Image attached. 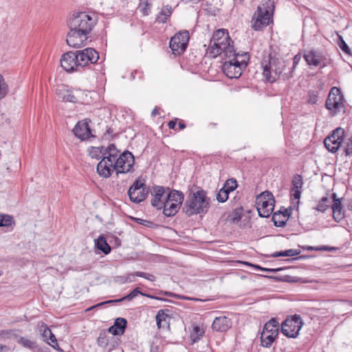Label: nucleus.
Segmentation results:
<instances>
[{
  "label": "nucleus",
  "instance_id": "nucleus-49",
  "mask_svg": "<svg viewBox=\"0 0 352 352\" xmlns=\"http://www.w3.org/2000/svg\"><path fill=\"white\" fill-rule=\"evenodd\" d=\"M299 60H300V58L298 57V56H295L294 57L293 66L288 73H285L283 74V79H289V78H291L292 76V71L295 68L296 65L298 64Z\"/></svg>",
  "mask_w": 352,
  "mask_h": 352
},
{
  "label": "nucleus",
  "instance_id": "nucleus-27",
  "mask_svg": "<svg viewBox=\"0 0 352 352\" xmlns=\"http://www.w3.org/2000/svg\"><path fill=\"white\" fill-rule=\"evenodd\" d=\"M167 311L160 309L156 315V322L159 329L164 328L169 324V316Z\"/></svg>",
  "mask_w": 352,
  "mask_h": 352
},
{
  "label": "nucleus",
  "instance_id": "nucleus-24",
  "mask_svg": "<svg viewBox=\"0 0 352 352\" xmlns=\"http://www.w3.org/2000/svg\"><path fill=\"white\" fill-rule=\"evenodd\" d=\"M127 324V321L125 318H118L113 325L111 326L107 332L113 336H122L124 334Z\"/></svg>",
  "mask_w": 352,
  "mask_h": 352
},
{
  "label": "nucleus",
  "instance_id": "nucleus-38",
  "mask_svg": "<svg viewBox=\"0 0 352 352\" xmlns=\"http://www.w3.org/2000/svg\"><path fill=\"white\" fill-rule=\"evenodd\" d=\"M109 338L108 336V332L102 331L99 334V337L98 338V344L99 346L102 347H106L109 344Z\"/></svg>",
  "mask_w": 352,
  "mask_h": 352
},
{
  "label": "nucleus",
  "instance_id": "nucleus-31",
  "mask_svg": "<svg viewBox=\"0 0 352 352\" xmlns=\"http://www.w3.org/2000/svg\"><path fill=\"white\" fill-rule=\"evenodd\" d=\"M135 280L133 272L127 273L126 275L117 276L113 278L115 283L122 285L125 283H130Z\"/></svg>",
  "mask_w": 352,
  "mask_h": 352
},
{
  "label": "nucleus",
  "instance_id": "nucleus-52",
  "mask_svg": "<svg viewBox=\"0 0 352 352\" xmlns=\"http://www.w3.org/2000/svg\"><path fill=\"white\" fill-rule=\"evenodd\" d=\"M233 215L234 216L232 218L233 222H237L240 220L241 216H240V214L237 211H234Z\"/></svg>",
  "mask_w": 352,
  "mask_h": 352
},
{
  "label": "nucleus",
  "instance_id": "nucleus-6",
  "mask_svg": "<svg viewBox=\"0 0 352 352\" xmlns=\"http://www.w3.org/2000/svg\"><path fill=\"white\" fill-rule=\"evenodd\" d=\"M228 60H226L222 66L224 74L230 78H239L243 70L247 67L249 60L248 53L239 54L234 52V54Z\"/></svg>",
  "mask_w": 352,
  "mask_h": 352
},
{
  "label": "nucleus",
  "instance_id": "nucleus-17",
  "mask_svg": "<svg viewBox=\"0 0 352 352\" xmlns=\"http://www.w3.org/2000/svg\"><path fill=\"white\" fill-rule=\"evenodd\" d=\"M76 53L80 67H83L89 64H94L96 63L99 58L98 52L91 47L78 50Z\"/></svg>",
  "mask_w": 352,
  "mask_h": 352
},
{
  "label": "nucleus",
  "instance_id": "nucleus-55",
  "mask_svg": "<svg viewBox=\"0 0 352 352\" xmlns=\"http://www.w3.org/2000/svg\"><path fill=\"white\" fill-rule=\"evenodd\" d=\"M280 212H281V214H283V215L285 216V218L287 219V221L289 219V217L290 215L289 212L287 210L284 209L283 211L280 210Z\"/></svg>",
  "mask_w": 352,
  "mask_h": 352
},
{
  "label": "nucleus",
  "instance_id": "nucleus-28",
  "mask_svg": "<svg viewBox=\"0 0 352 352\" xmlns=\"http://www.w3.org/2000/svg\"><path fill=\"white\" fill-rule=\"evenodd\" d=\"M205 331L204 328L197 324H193L192 329L190 331V339L192 343L199 341L204 335Z\"/></svg>",
  "mask_w": 352,
  "mask_h": 352
},
{
  "label": "nucleus",
  "instance_id": "nucleus-42",
  "mask_svg": "<svg viewBox=\"0 0 352 352\" xmlns=\"http://www.w3.org/2000/svg\"><path fill=\"white\" fill-rule=\"evenodd\" d=\"M318 100V93L316 91L310 90L307 94V102L311 104H316Z\"/></svg>",
  "mask_w": 352,
  "mask_h": 352
},
{
  "label": "nucleus",
  "instance_id": "nucleus-7",
  "mask_svg": "<svg viewBox=\"0 0 352 352\" xmlns=\"http://www.w3.org/2000/svg\"><path fill=\"white\" fill-rule=\"evenodd\" d=\"M118 153L119 151L113 144L105 147L102 160L97 166V172L100 176L108 178L111 175Z\"/></svg>",
  "mask_w": 352,
  "mask_h": 352
},
{
  "label": "nucleus",
  "instance_id": "nucleus-20",
  "mask_svg": "<svg viewBox=\"0 0 352 352\" xmlns=\"http://www.w3.org/2000/svg\"><path fill=\"white\" fill-rule=\"evenodd\" d=\"M73 133L76 137L81 140L88 139L91 135V130L88 125V121L82 120L78 122L74 128Z\"/></svg>",
  "mask_w": 352,
  "mask_h": 352
},
{
  "label": "nucleus",
  "instance_id": "nucleus-19",
  "mask_svg": "<svg viewBox=\"0 0 352 352\" xmlns=\"http://www.w3.org/2000/svg\"><path fill=\"white\" fill-rule=\"evenodd\" d=\"M304 58L309 65L322 67L325 65V58L319 51L314 50H307L304 53Z\"/></svg>",
  "mask_w": 352,
  "mask_h": 352
},
{
  "label": "nucleus",
  "instance_id": "nucleus-5",
  "mask_svg": "<svg viewBox=\"0 0 352 352\" xmlns=\"http://www.w3.org/2000/svg\"><path fill=\"white\" fill-rule=\"evenodd\" d=\"M274 3L272 0H267L257 8L252 19V28L259 31L270 25L272 21Z\"/></svg>",
  "mask_w": 352,
  "mask_h": 352
},
{
  "label": "nucleus",
  "instance_id": "nucleus-12",
  "mask_svg": "<svg viewBox=\"0 0 352 352\" xmlns=\"http://www.w3.org/2000/svg\"><path fill=\"white\" fill-rule=\"evenodd\" d=\"M343 96L339 89L333 87L331 89L325 102L326 108L330 111L332 116L343 110Z\"/></svg>",
  "mask_w": 352,
  "mask_h": 352
},
{
  "label": "nucleus",
  "instance_id": "nucleus-15",
  "mask_svg": "<svg viewBox=\"0 0 352 352\" xmlns=\"http://www.w3.org/2000/svg\"><path fill=\"white\" fill-rule=\"evenodd\" d=\"M188 41V32L187 30L180 31L171 38L170 48L173 54H181L186 50Z\"/></svg>",
  "mask_w": 352,
  "mask_h": 352
},
{
  "label": "nucleus",
  "instance_id": "nucleus-46",
  "mask_svg": "<svg viewBox=\"0 0 352 352\" xmlns=\"http://www.w3.org/2000/svg\"><path fill=\"white\" fill-rule=\"evenodd\" d=\"M344 151L346 155H352V138H349L346 142H343Z\"/></svg>",
  "mask_w": 352,
  "mask_h": 352
},
{
  "label": "nucleus",
  "instance_id": "nucleus-41",
  "mask_svg": "<svg viewBox=\"0 0 352 352\" xmlns=\"http://www.w3.org/2000/svg\"><path fill=\"white\" fill-rule=\"evenodd\" d=\"M237 187L236 181L234 179H229L226 181L222 188L227 190L228 192L234 191Z\"/></svg>",
  "mask_w": 352,
  "mask_h": 352
},
{
  "label": "nucleus",
  "instance_id": "nucleus-30",
  "mask_svg": "<svg viewBox=\"0 0 352 352\" xmlns=\"http://www.w3.org/2000/svg\"><path fill=\"white\" fill-rule=\"evenodd\" d=\"M172 13V8L169 6H164L156 17V21L164 23Z\"/></svg>",
  "mask_w": 352,
  "mask_h": 352
},
{
  "label": "nucleus",
  "instance_id": "nucleus-40",
  "mask_svg": "<svg viewBox=\"0 0 352 352\" xmlns=\"http://www.w3.org/2000/svg\"><path fill=\"white\" fill-rule=\"evenodd\" d=\"M8 92V86L6 84L4 78L0 74V100L5 98Z\"/></svg>",
  "mask_w": 352,
  "mask_h": 352
},
{
  "label": "nucleus",
  "instance_id": "nucleus-47",
  "mask_svg": "<svg viewBox=\"0 0 352 352\" xmlns=\"http://www.w3.org/2000/svg\"><path fill=\"white\" fill-rule=\"evenodd\" d=\"M300 195L301 191L300 189L291 188V199L293 202L296 201L297 204H298Z\"/></svg>",
  "mask_w": 352,
  "mask_h": 352
},
{
  "label": "nucleus",
  "instance_id": "nucleus-62",
  "mask_svg": "<svg viewBox=\"0 0 352 352\" xmlns=\"http://www.w3.org/2000/svg\"><path fill=\"white\" fill-rule=\"evenodd\" d=\"M138 222H139L140 223H142V222H141V221H142V219H138Z\"/></svg>",
  "mask_w": 352,
  "mask_h": 352
},
{
  "label": "nucleus",
  "instance_id": "nucleus-50",
  "mask_svg": "<svg viewBox=\"0 0 352 352\" xmlns=\"http://www.w3.org/2000/svg\"><path fill=\"white\" fill-rule=\"evenodd\" d=\"M252 266L254 268H256V269H258L261 271H263V272H278L279 271L280 269H271V268H265V267H260L257 265H252Z\"/></svg>",
  "mask_w": 352,
  "mask_h": 352
},
{
  "label": "nucleus",
  "instance_id": "nucleus-4",
  "mask_svg": "<svg viewBox=\"0 0 352 352\" xmlns=\"http://www.w3.org/2000/svg\"><path fill=\"white\" fill-rule=\"evenodd\" d=\"M263 69V74L265 80L270 82H275L285 71L287 63L283 58H276L270 54L265 57L261 63Z\"/></svg>",
  "mask_w": 352,
  "mask_h": 352
},
{
  "label": "nucleus",
  "instance_id": "nucleus-22",
  "mask_svg": "<svg viewBox=\"0 0 352 352\" xmlns=\"http://www.w3.org/2000/svg\"><path fill=\"white\" fill-rule=\"evenodd\" d=\"M165 193V189L162 186H156L151 192V205L157 209L160 210L163 207L164 203L162 197Z\"/></svg>",
  "mask_w": 352,
  "mask_h": 352
},
{
  "label": "nucleus",
  "instance_id": "nucleus-18",
  "mask_svg": "<svg viewBox=\"0 0 352 352\" xmlns=\"http://www.w3.org/2000/svg\"><path fill=\"white\" fill-rule=\"evenodd\" d=\"M61 67L67 72H73L80 67L77 53L68 52L63 55L60 60Z\"/></svg>",
  "mask_w": 352,
  "mask_h": 352
},
{
  "label": "nucleus",
  "instance_id": "nucleus-61",
  "mask_svg": "<svg viewBox=\"0 0 352 352\" xmlns=\"http://www.w3.org/2000/svg\"><path fill=\"white\" fill-rule=\"evenodd\" d=\"M6 346H3V345H1L0 344V352L3 350V348H5Z\"/></svg>",
  "mask_w": 352,
  "mask_h": 352
},
{
  "label": "nucleus",
  "instance_id": "nucleus-25",
  "mask_svg": "<svg viewBox=\"0 0 352 352\" xmlns=\"http://www.w3.org/2000/svg\"><path fill=\"white\" fill-rule=\"evenodd\" d=\"M42 327L44 328L43 332L42 333L43 340L46 342L49 345H50L52 348L59 351H62L60 348L58 346L57 340L55 336L52 333L49 327H47V325L44 324H42Z\"/></svg>",
  "mask_w": 352,
  "mask_h": 352
},
{
  "label": "nucleus",
  "instance_id": "nucleus-43",
  "mask_svg": "<svg viewBox=\"0 0 352 352\" xmlns=\"http://www.w3.org/2000/svg\"><path fill=\"white\" fill-rule=\"evenodd\" d=\"M303 181L302 177L300 175H296L292 179V188L300 189L302 187Z\"/></svg>",
  "mask_w": 352,
  "mask_h": 352
},
{
  "label": "nucleus",
  "instance_id": "nucleus-3",
  "mask_svg": "<svg viewBox=\"0 0 352 352\" xmlns=\"http://www.w3.org/2000/svg\"><path fill=\"white\" fill-rule=\"evenodd\" d=\"M209 201L206 192L199 190L188 195L184 204V210L188 216L206 213L209 208Z\"/></svg>",
  "mask_w": 352,
  "mask_h": 352
},
{
  "label": "nucleus",
  "instance_id": "nucleus-39",
  "mask_svg": "<svg viewBox=\"0 0 352 352\" xmlns=\"http://www.w3.org/2000/svg\"><path fill=\"white\" fill-rule=\"evenodd\" d=\"M18 342L23 347L27 349H32L36 348V344L35 342L27 339L24 337H20L19 339L18 340Z\"/></svg>",
  "mask_w": 352,
  "mask_h": 352
},
{
  "label": "nucleus",
  "instance_id": "nucleus-37",
  "mask_svg": "<svg viewBox=\"0 0 352 352\" xmlns=\"http://www.w3.org/2000/svg\"><path fill=\"white\" fill-rule=\"evenodd\" d=\"M151 7V4L148 3V0H140L138 9L144 16H148L150 14Z\"/></svg>",
  "mask_w": 352,
  "mask_h": 352
},
{
  "label": "nucleus",
  "instance_id": "nucleus-44",
  "mask_svg": "<svg viewBox=\"0 0 352 352\" xmlns=\"http://www.w3.org/2000/svg\"><path fill=\"white\" fill-rule=\"evenodd\" d=\"M228 195L229 193L228 192L227 190L221 188L217 195V199L219 202L223 203L228 200Z\"/></svg>",
  "mask_w": 352,
  "mask_h": 352
},
{
  "label": "nucleus",
  "instance_id": "nucleus-23",
  "mask_svg": "<svg viewBox=\"0 0 352 352\" xmlns=\"http://www.w3.org/2000/svg\"><path fill=\"white\" fill-rule=\"evenodd\" d=\"M332 199L331 207L333 211V217L335 221L339 222L344 217L341 201L336 197V193H332Z\"/></svg>",
  "mask_w": 352,
  "mask_h": 352
},
{
  "label": "nucleus",
  "instance_id": "nucleus-35",
  "mask_svg": "<svg viewBox=\"0 0 352 352\" xmlns=\"http://www.w3.org/2000/svg\"><path fill=\"white\" fill-rule=\"evenodd\" d=\"M105 147H91L89 150V155L91 158L99 160L102 157Z\"/></svg>",
  "mask_w": 352,
  "mask_h": 352
},
{
  "label": "nucleus",
  "instance_id": "nucleus-48",
  "mask_svg": "<svg viewBox=\"0 0 352 352\" xmlns=\"http://www.w3.org/2000/svg\"><path fill=\"white\" fill-rule=\"evenodd\" d=\"M339 41L338 42V44L340 47V48L346 54L350 53V49L348 47L347 44L344 41L342 36L338 35Z\"/></svg>",
  "mask_w": 352,
  "mask_h": 352
},
{
  "label": "nucleus",
  "instance_id": "nucleus-1",
  "mask_svg": "<svg viewBox=\"0 0 352 352\" xmlns=\"http://www.w3.org/2000/svg\"><path fill=\"white\" fill-rule=\"evenodd\" d=\"M67 23L69 30L67 34V44L79 48L87 44L96 20L86 12H76L69 16Z\"/></svg>",
  "mask_w": 352,
  "mask_h": 352
},
{
  "label": "nucleus",
  "instance_id": "nucleus-45",
  "mask_svg": "<svg viewBox=\"0 0 352 352\" xmlns=\"http://www.w3.org/2000/svg\"><path fill=\"white\" fill-rule=\"evenodd\" d=\"M12 219L9 215H0V226L8 227L12 224Z\"/></svg>",
  "mask_w": 352,
  "mask_h": 352
},
{
  "label": "nucleus",
  "instance_id": "nucleus-36",
  "mask_svg": "<svg viewBox=\"0 0 352 352\" xmlns=\"http://www.w3.org/2000/svg\"><path fill=\"white\" fill-rule=\"evenodd\" d=\"M331 200L330 198L328 197H322L321 200L320 201L318 206L316 207V210L318 211L324 212L331 206Z\"/></svg>",
  "mask_w": 352,
  "mask_h": 352
},
{
  "label": "nucleus",
  "instance_id": "nucleus-34",
  "mask_svg": "<svg viewBox=\"0 0 352 352\" xmlns=\"http://www.w3.org/2000/svg\"><path fill=\"white\" fill-rule=\"evenodd\" d=\"M300 253V251L297 249H289L285 251H280L276 252L272 254L273 257H279V256H297Z\"/></svg>",
  "mask_w": 352,
  "mask_h": 352
},
{
  "label": "nucleus",
  "instance_id": "nucleus-56",
  "mask_svg": "<svg viewBox=\"0 0 352 352\" xmlns=\"http://www.w3.org/2000/svg\"><path fill=\"white\" fill-rule=\"evenodd\" d=\"M145 278L150 281H155V277L153 274H148V273H147Z\"/></svg>",
  "mask_w": 352,
  "mask_h": 352
},
{
  "label": "nucleus",
  "instance_id": "nucleus-57",
  "mask_svg": "<svg viewBox=\"0 0 352 352\" xmlns=\"http://www.w3.org/2000/svg\"><path fill=\"white\" fill-rule=\"evenodd\" d=\"M151 114H152V116H157V115H158V114H159V111H158V110H157L156 108H155V109L152 111Z\"/></svg>",
  "mask_w": 352,
  "mask_h": 352
},
{
  "label": "nucleus",
  "instance_id": "nucleus-11",
  "mask_svg": "<svg viewBox=\"0 0 352 352\" xmlns=\"http://www.w3.org/2000/svg\"><path fill=\"white\" fill-rule=\"evenodd\" d=\"M300 315L295 314L287 317L281 324V332L288 338H296L303 325Z\"/></svg>",
  "mask_w": 352,
  "mask_h": 352
},
{
  "label": "nucleus",
  "instance_id": "nucleus-59",
  "mask_svg": "<svg viewBox=\"0 0 352 352\" xmlns=\"http://www.w3.org/2000/svg\"><path fill=\"white\" fill-rule=\"evenodd\" d=\"M327 251H332V250H335L337 249L336 248H334V247H328V246H327Z\"/></svg>",
  "mask_w": 352,
  "mask_h": 352
},
{
  "label": "nucleus",
  "instance_id": "nucleus-60",
  "mask_svg": "<svg viewBox=\"0 0 352 352\" xmlns=\"http://www.w3.org/2000/svg\"><path fill=\"white\" fill-rule=\"evenodd\" d=\"M349 209L352 212V201L349 205Z\"/></svg>",
  "mask_w": 352,
  "mask_h": 352
},
{
  "label": "nucleus",
  "instance_id": "nucleus-32",
  "mask_svg": "<svg viewBox=\"0 0 352 352\" xmlns=\"http://www.w3.org/2000/svg\"><path fill=\"white\" fill-rule=\"evenodd\" d=\"M272 221L276 227H284L286 225L287 219L281 214L280 210L276 212L272 215Z\"/></svg>",
  "mask_w": 352,
  "mask_h": 352
},
{
  "label": "nucleus",
  "instance_id": "nucleus-53",
  "mask_svg": "<svg viewBox=\"0 0 352 352\" xmlns=\"http://www.w3.org/2000/svg\"><path fill=\"white\" fill-rule=\"evenodd\" d=\"M133 274H134L135 278L136 276H138V277H142V278H146V274H147V273L143 272H133Z\"/></svg>",
  "mask_w": 352,
  "mask_h": 352
},
{
  "label": "nucleus",
  "instance_id": "nucleus-29",
  "mask_svg": "<svg viewBox=\"0 0 352 352\" xmlns=\"http://www.w3.org/2000/svg\"><path fill=\"white\" fill-rule=\"evenodd\" d=\"M96 246L104 254H108L111 252L110 245L107 243L106 239L102 235L96 240Z\"/></svg>",
  "mask_w": 352,
  "mask_h": 352
},
{
  "label": "nucleus",
  "instance_id": "nucleus-58",
  "mask_svg": "<svg viewBox=\"0 0 352 352\" xmlns=\"http://www.w3.org/2000/svg\"><path fill=\"white\" fill-rule=\"evenodd\" d=\"M179 129L182 130L186 128V124L184 122H179Z\"/></svg>",
  "mask_w": 352,
  "mask_h": 352
},
{
  "label": "nucleus",
  "instance_id": "nucleus-51",
  "mask_svg": "<svg viewBox=\"0 0 352 352\" xmlns=\"http://www.w3.org/2000/svg\"><path fill=\"white\" fill-rule=\"evenodd\" d=\"M305 249L308 250H327V246H320V247L307 246V248H305Z\"/></svg>",
  "mask_w": 352,
  "mask_h": 352
},
{
  "label": "nucleus",
  "instance_id": "nucleus-13",
  "mask_svg": "<svg viewBox=\"0 0 352 352\" xmlns=\"http://www.w3.org/2000/svg\"><path fill=\"white\" fill-rule=\"evenodd\" d=\"M134 162L135 159L133 154L126 151L120 154L116 160L113 171H116L117 174L127 173L131 170Z\"/></svg>",
  "mask_w": 352,
  "mask_h": 352
},
{
  "label": "nucleus",
  "instance_id": "nucleus-10",
  "mask_svg": "<svg viewBox=\"0 0 352 352\" xmlns=\"http://www.w3.org/2000/svg\"><path fill=\"white\" fill-rule=\"evenodd\" d=\"M278 322L272 318L267 322L261 335V342L263 347L269 348L278 335Z\"/></svg>",
  "mask_w": 352,
  "mask_h": 352
},
{
  "label": "nucleus",
  "instance_id": "nucleus-33",
  "mask_svg": "<svg viewBox=\"0 0 352 352\" xmlns=\"http://www.w3.org/2000/svg\"><path fill=\"white\" fill-rule=\"evenodd\" d=\"M79 91H76V94H74L73 91L67 90L63 93L62 98L64 101L76 103L78 101V94Z\"/></svg>",
  "mask_w": 352,
  "mask_h": 352
},
{
  "label": "nucleus",
  "instance_id": "nucleus-63",
  "mask_svg": "<svg viewBox=\"0 0 352 352\" xmlns=\"http://www.w3.org/2000/svg\"><path fill=\"white\" fill-rule=\"evenodd\" d=\"M107 132H108L109 133H111L110 129H109V130L107 131Z\"/></svg>",
  "mask_w": 352,
  "mask_h": 352
},
{
  "label": "nucleus",
  "instance_id": "nucleus-2",
  "mask_svg": "<svg viewBox=\"0 0 352 352\" xmlns=\"http://www.w3.org/2000/svg\"><path fill=\"white\" fill-rule=\"evenodd\" d=\"M235 50L231 44L230 37L228 30L219 29L217 30L210 40V47L207 50V54L211 57L215 58L219 55H223L226 58H230L234 54Z\"/></svg>",
  "mask_w": 352,
  "mask_h": 352
},
{
  "label": "nucleus",
  "instance_id": "nucleus-54",
  "mask_svg": "<svg viewBox=\"0 0 352 352\" xmlns=\"http://www.w3.org/2000/svg\"><path fill=\"white\" fill-rule=\"evenodd\" d=\"M175 125H176V120H170L168 123V126L170 129H175Z\"/></svg>",
  "mask_w": 352,
  "mask_h": 352
},
{
  "label": "nucleus",
  "instance_id": "nucleus-26",
  "mask_svg": "<svg viewBox=\"0 0 352 352\" xmlns=\"http://www.w3.org/2000/svg\"><path fill=\"white\" fill-rule=\"evenodd\" d=\"M138 294L144 295V294H142L140 292V289L138 287H137V288L134 289L133 290H132L128 295L124 296L122 298L116 299V300H107V301H104V302L98 303V304H97L95 306H93V307H91L90 308H88L87 309V311L91 310V309H94V308H95L96 307H99V306H101V305H104V304H109V303H113V302H121V301L124 300H131L133 298H134L135 297H136Z\"/></svg>",
  "mask_w": 352,
  "mask_h": 352
},
{
  "label": "nucleus",
  "instance_id": "nucleus-8",
  "mask_svg": "<svg viewBox=\"0 0 352 352\" xmlns=\"http://www.w3.org/2000/svg\"><path fill=\"white\" fill-rule=\"evenodd\" d=\"M167 190L168 193L166 196L164 203H163V213L166 217H173L182 206L184 201V195L179 190H170L169 188H167Z\"/></svg>",
  "mask_w": 352,
  "mask_h": 352
},
{
  "label": "nucleus",
  "instance_id": "nucleus-9",
  "mask_svg": "<svg viewBox=\"0 0 352 352\" xmlns=\"http://www.w3.org/2000/svg\"><path fill=\"white\" fill-rule=\"evenodd\" d=\"M275 200L272 192L265 191L257 196L256 209L261 217H269L274 207Z\"/></svg>",
  "mask_w": 352,
  "mask_h": 352
},
{
  "label": "nucleus",
  "instance_id": "nucleus-14",
  "mask_svg": "<svg viewBox=\"0 0 352 352\" xmlns=\"http://www.w3.org/2000/svg\"><path fill=\"white\" fill-rule=\"evenodd\" d=\"M148 188L144 182L136 180L128 190L130 200L133 203H140L147 197Z\"/></svg>",
  "mask_w": 352,
  "mask_h": 352
},
{
  "label": "nucleus",
  "instance_id": "nucleus-21",
  "mask_svg": "<svg viewBox=\"0 0 352 352\" xmlns=\"http://www.w3.org/2000/svg\"><path fill=\"white\" fill-rule=\"evenodd\" d=\"M232 325L231 319L227 316L216 317L212 322V327L216 331L225 332Z\"/></svg>",
  "mask_w": 352,
  "mask_h": 352
},
{
  "label": "nucleus",
  "instance_id": "nucleus-16",
  "mask_svg": "<svg viewBox=\"0 0 352 352\" xmlns=\"http://www.w3.org/2000/svg\"><path fill=\"white\" fill-rule=\"evenodd\" d=\"M344 131L339 127L335 129L324 141L327 149L332 153H336L343 142Z\"/></svg>",
  "mask_w": 352,
  "mask_h": 352
}]
</instances>
